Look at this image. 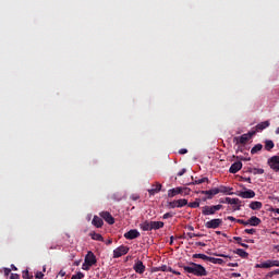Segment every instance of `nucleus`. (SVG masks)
<instances>
[{"label": "nucleus", "mask_w": 279, "mask_h": 279, "mask_svg": "<svg viewBox=\"0 0 279 279\" xmlns=\"http://www.w3.org/2000/svg\"><path fill=\"white\" fill-rule=\"evenodd\" d=\"M223 220L221 218H215L205 223V228L207 230H217L220 226H222Z\"/></svg>", "instance_id": "obj_3"}, {"label": "nucleus", "mask_w": 279, "mask_h": 279, "mask_svg": "<svg viewBox=\"0 0 279 279\" xmlns=\"http://www.w3.org/2000/svg\"><path fill=\"white\" fill-rule=\"evenodd\" d=\"M196 245H198L199 247H206V243L204 242H196Z\"/></svg>", "instance_id": "obj_54"}, {"label": "nucleus", "mask_w": 279, "mask_h": 279, "mask_svg": "<svg viewBox=\"0 0 279 279\" xmlns=\"http://www.w3.org/2000/svg\"><path fill=\"white\" fill-rule=\"evenodd\" d=\"M10 279H21L19 274H11Z\"/></svg>", "instance_id": "obj_45"}, {"label": "nucleus", "mask_w": 279, "mask_h": 279, "mask_svg": "<svg viewBox=\"0 0 279 279\" xmlns=\"http://www.w3.org/2000/svg\"><path fill=\"white\" fill-rule=\"evenodd\" d=\"M12 274V270L10 268H4V276H10Z\"/></svg>", "instance_id": "obj_46"}, {"label": "nucleus", "mask_w": 279, "mask_h": 279, "mask_svg": "<svg viewBox=\"0 0 279 279\" xmlns=\"http://www.w3.org/2000/svg\"><path fill=\"white\" fill-rule=\"evenodd\" d=\"M219 203H220V204H227L226 198H220V199H219Z\"/></svg>", "instance_id": "obj_63"}, {"label": "nucleus", "mask_w": 279, "mask_h": 279, "mask_svg": "<svg viewBox=\"0 0 279 279\" xmlns=\"http://www.w3.org/2000/svg\"><path fill=\"white\" fill-rule=\"evenodd\" d=\"M179 154H181V155L189 154V149L182 148L179 150Z\"/></svg>", "instance_id": "obj_47"}, {"label": "nucleus", "mask_w": 279, "mask_h": 279, "mask_svg": "<svg viewBox=\"0 0 279 279\" xmlns=\"http://www.w3.org/2000/svg\"><path fill=\"white\" fill-rule=\"evenodd\" d=\"M255 267L256 269H269L270 267H274V266H272L271 259H268L264 263L256 264Z\"/></svg>", "instance_id": "obj_18"}, {"label": "nucleus", "mask_w": 279, "mask_h": 279, "mask_svg": "<svg viewBox=\"0 0 279 279\" xmlns=\"http://www.w3.org/2000/svg\"><path fill=\"white\" fill-rule=\"evenodd\" d=\"M209 263H213V265H223L225 262L221 258L209 257Z\"/></svg>", "instance_id": "obj_32"}, {"label": "nucleus", "mask_w": 279, "mask_h": 279, "mask_svg": "<svg viewBox=\"0 0 279 279\" xmlns=\"http://www.w3.org/2000/svg\"><path fill=\"white\" fill-rule=\"evenodd\" d=\"M233 240L236 241V243H238L239 245H241V243H243V242H242V241H243V238H241V236H234Z\"/></svg>", "instance_id": "obj_42"}, {"label": "nucleus", "mask_w": 279, "mask_h": 279, "mask_svg": "<svg viewBox=\"0 0 279 279\" xmlns=\"http://www.w3.org/2000/svg\"><path fill=\"white\" fill-rule=\"evenodd\" d=\"M228 221H238L239 219L234 218L233 216L227 217Z\"/></svg>", "instance_id": "obj_50"}, {"label": "nucleus", "mask_w": 279, "mask_h": 279, "mask_svg": "<svg viewBox=\"0 0 279 279\" xmlns=\"http://www.w3.org/2000/svg\"><path fill=\"white\" fill-rule=\"evenodd\" d=\"M236 195L238 197H242V199H254V197H256V192H254V190H246L236 193Z\"/></svg>", "instance_id": "obj_6"}, {"label": "nucleus", "mask_w": 279, "mask_h": 279, "mask_svg": "<svg viewBox=\"0 0 279 279\" xmlns=\"http://www.w3.org/2000/svg\"><path fill=\"white\" fill-rule=\"evenodd\" d=\"M85 265H88V267H93V265H97V257L95 256V253L89 251L85 257Z\"/></svg>", "instance_id": "obj_8"}, {"label": "nucleus", "mask_w": 279, "mask_h": 279, "mask_svg": "<svg viewBox=\"0 0 279 279\" xmlns=\"http://www.w3.org/2000/svg\"><path fill=\"white\" fill-rule=\"evenodd\" d=\"M199 202H201V199H199V198H196L194 202L187 203V206H189L190 208H199Z\"/></svg>", "instance_id": "obj_35"}, {"label": "nucleus", "mask_w": 279, "mask_h": 279, "mask_svg": "<svg viewBox=\"0 0 279 279\" xmlns=\"http://www.w3.org/2000/svg\"><path fill=\"white\" fill-rule=\"evenodd\" d=\"M240 181L241 182H252V179L250 177L245 178V177H240Z\"/></svg>", "instance_id": "obj_41"}, {"label": "nucleus", "mask_w": 279, "mask_h": 279, "mask_svg": "<svg viewBox=\"0 0 279 279\" xmlns=\"http://www.w3.org/2000/svg\"><path fill=\"white\" fill-rule=\"evenodd\" d=\"M236 223H241V226H250V222H248V220H243V219H238L236 220Z\"/></svg>", "instance_id": "obj_37"}, {"label": "nucleus", "mask_w": 279, "mask_h": 279, "mask_svg": "<svg viewBox=\"0 0 279 279\" xmlns=\"http://www.w3.org/2000/svg\"><path fill=\"white\" fill-rule=\"evenodd\" d=\"M187 236H189L190 239H193L194 236H197V234H195V233H187Z\"/></svg>", "instance_id": "obj_58"}, {"label": "nucleus", "mask_w": 279, "mask_h": 279, "mask_svg": "<svg viewBox=\"0 0 279 279\" xmlns=\"http://www.w3.org/2000/svg\"><path fill=\"white\" fill-rule=\"evenodd\" d=\"M268 165L272 171H276L278 173L279 170V156H272L268 159Z\"/></svg>", "instance_id": "obj_9"}, {"label": "nucleus", "mask_w": 279, "mask_h": 279, "mask_svg": "<svg viewBox=\"0 0 279 279\" xmlns=\"http://www.w3.org/2000/svg\"><path fill=\"white\" fill-rule=\"evenodd\" d=\"M59 276H61V278H64V276H66V272L64 270H60Z\"/></svg>", "instance_id": "obj_55"}, {"label": "nucleus", "mask_w": 279, "mask_h": 279, "mask_svg": "<svg viewBox=\"0 0 279 279\" xmlns=\"http://www.w3.org/2000/svg\"><path fill=\"white\" fill-rule=\"evenodd\" d=\"M170 274H174L175 276H180V271L173 270V269H172V271H170Z\"/></svg>", "instance_id": "obj_59"}, {"label": "nucleus", "mask_w": 279, "mask_h": 279, "mask_svg": "<svg viewBox=\"0 0 279 279\" xmlns=\"http://www.w3.org/2000/svg\"><path fill=\"white\" fill-rule=\"evenodd\" d=\"M202 195H206L203 197V202H207V199H213L214 195H219V191H217V187H214L211 190L201 191Z\"/></svg>", "instance_id": "obj_5"}, {"label": "nucleus", "mask_w": 279, "mask_h": 279, "mask_svg": "<svg viewBox=\"0 0 279 279\" xmlns=\"http://www.w3.org/2000/svg\"><path fill=\"white\" fill-rule=\"evenodd\" d=\"M35 278H36V279H44V278H45V274H43L41 271H37V272L35 274Z\"/></svg>", "instance_id": "obj_39"}, {"label": "nucleus", "mask_w": 279, "mask_h": 279, "mask_svg": "<svg viewBox=\"0 0 279 279\" xmlns=\"http://www.w3.org/2000/svg\"><path fill=\"white\" fill-rule=\"evenodd\" d=\"M232 277H233V278H241V274H239V272H233V274H232Z\"/></svg>", "instance_id": "obj_56"}, {"label": "nucleus", "mask_w": 279, "mask_h": 279, "mask_svg": "<svg viewBox=\"0 0 279 279\" xmlns=\"http://www.w3.org/2000/svg\"><path fill=\"white\" fill-rule=\"evenodd\" d=\"M133 269L135 274L143 275L145 274L146 267L143 265V262L141 259L135 260V264L133 265Z\"/></svg>", "instance_id": "obj_12"}, {"label": "nucleus", "mask_w": 279, "mask_h": 279, "mask_svg": "<svg viewBox=\"0 0 279 279\" xmlns=\"http://www.w3.org/2000/svg\"><path fill=\"white\" fill-rule=\"evenodd\" d=\"M215 256H220V258H232L230 255L215 254Z\"/></svg>", "instance_id": "obj_44"}, {"label": "nucleus", "mask_w": 279, "mask_h": 279, "mask_svg": "<svg viewBox=\"0 0 279 279\" xmlns=\"http://www.w3.org/2000/svg\"><path fill=\"white\" fill-rule=\"evenodd\" d=\"M140 228H141V230H143L144 232H149V231H151L153 229H151V221H144V222H142L141 225H140Z\"/></svg>", "instance_id": "obj_21"}, {"label": "nucleus", "mask_w": 279, "mask_h": 279, "mask_svg": "<svg viewBox=\"0 0 279 279\" xmlns=\"http://www.w3.org/2000/svg\"><path fill=\"white\" fill-rule=\"evenodd\" d=\"M269 125H270L269 120L258 123L256 125V132H263V130H267V128H269Z\"/></svg>", "instance_id": "obj_22"}, {"label": "nucleus", "mask_w": 279, "mask_h": 279, "mask_svg": "<svg viewBox=\"0 0 279 279\" xmlns=\"http://www.w3.org/2000/svg\"><path fill=\"white\" fill-rule=\"evenodd\" d=\"M241 247H245V250H247V247H250V245L245 244V243H240Z\"/></svg>", "instance_id": "obj_60"}, {"label": "nucleus", "mask_w": 279, "mask_h": 279, "mask_svg": "<svg viewBox=\"0 0 279 279\" xmlns=\"http://www.w3.org/2000/svg\"><path fill=\"white\" fill-rule=\"evenodd\" d=\"M171 217H173V215L171 213H166L163 216H162V219H171Z\"/></svg>", "instance_id": "obj_43"}, {"label": "nucleus", "mask_w": 279, "mask_h": 279, "mask_svg": "<svg viewBox=\"0 0 279 279\" xmlns=\"http://www.w3.org/2000/svg\"><path fill=\"white\" fill-rule=\"evenodd\" d=\"M153 230H160V228H165V222L162 221H150Z\"/></svg>", "instance_id": "obj_26"}, {"label": "nucleus", "mask_w": 279, "mask_h": 279, "mask_svg": "<svg viewBox=\"0 0 279 279\" xmlns=\"http://www.w3.org/2000/svg\"><path fill=\"white\" fill-rule=\"evenodd\" d=\"M267 276H268V278H272L274 276H276V272L271 271Z\"/></svg>", "instance_id": "obj_61"}, {"label": "nucleus", "mask_w": 279, "mask_h": 279, "mask_svg": "<svg viewBox=\"0 0 279 279\" xmlns=\"http://www.w3.org/2000/svg\"><path fill=\"white\" fill-rule=\"evenodd\" d=\"M241 169H243V163L241 161H235L234 163L231 165L229 173H239Z\"/></svg>", "instance_id": "obj_17"}, {"label": "nucleus", "mask_w": 279, "mask_h": 279, "mask_svg": "<svg viewBox=\"0 0 279 279\" xmlns=\"http://www.w3.org/2000/svg\"><path fill=\"white\" fill-rule=\"evenodd\" d=\"M216 191H218V193H222L223 195H234V192H232V187H228L226 185H220L216 187Z\"/></svg>", "instance_id": "obj_16"}, {"label": "nucleus", "mask_w": 279, "mask_h": 279, "mask_svg": "<svg viewBox=\"0 0 279 279\" xmlns=\"http://www.w3.org/2000/svg\"><path fill=\"white\" fill-rule=\"evenodd\" d=\"M92 223L95 228H101L104 226V219L99 218V216H94Z\"/></svg>", "instance_id": "obj_20"}, {"label": "nucleus", "mask_w": 279, "mask_h": 279, "mask_svg": "<svg viewBox=\"0 0 279 279\" xmlns=\"http://www.w3.org/2000/svg\"><path fill=\"white\" fill-rule=\"evenodd\" d=\"M256 134V132H248L247 134H243L241 136H236L233 138V143H235L236 145H246L247 142L252 138V136H254Z\"/></svg>", "instance_id": "obj_2"}, {"label": "nucleus", "mask_w": 279, "mask_h": 279, "mask_svg": "<svg viewBox=\"0 0 279 279\" xmlns=\"http://www.w3.org/2000/svg\"><path fill=\"white\" fill-rule=\"evenodd\" d=\"M113 199H116V202H121V197H118L117 194H113Z\"/></svg>", "instance_id": "obj_57"}, {"label": "nucleus", "mask_w": 279, "mask_h": 279, "mask_svg": "<svg viewBox=\"0 0 279 279\" xmlns=\"http://www.w3.org/2000/svg\"><path fill=\"white\" fill-rule=\"evenodd\" d=\"M106 245H112V239H109V240L106 242Z\"/></svg>", "instance_id": "obj_62"}, {"label": "nucleus", "mask_w": 279, "mask_h": 279, "mask_svg": "<svg viewBox=\"0 0 279 279\" xmlns=\"http://www.w3.org/2000/svg\"><path fill=\"white\" fill-rule=\"evenodd\" d=\"M244 232L246 234H256V229H245Z\"/></svg>", "instance_id": "obj_40"}, {"label": "nucleus", "mask_w": 279, "mask_h": 279, "mask_svg": "<svg viewBox=\"0 0 279 279\" xmlns=\"http://www.w3.org/2000/svg\"><path fill=\"white\" fill-rule=\"evenodd\" d=\"M22 278H24V279H34V275H32L31 272H29V270H23L22 271Z\"/></svg>", "instance_id": "obj_33"}, {"label": "nucleus", "mask_w": 279, "mask_h": 279, "mask_svg": "<svg viewBox=\"0 0 279 279\" xmlns=\"http://www.w3.org/2000/svg\"><path fill=\"white\" fill-rule=\"evenodd\" d=\"M221 208H223V205H214V209H216V213L217 210H221Z\"/></svg>", "instance_id": "obj_48"}, {"label": "nucleus", "mask_w": 279, "mask_h": 279, "mask_svg": "<svg viewBox=\"0 0 279 279\" xmlns=\"http://www.w3.org/2000/svg\"><path fill=\"white\" fill-rule=\"evenodd\" d=\"M187 205H189V201L185 198H181V199L169 203L170 208H184V206H187Z\"/></svg>", "instance_id": "obj_7"}, {"label": "nucleus", "mask_w": 279, "mask_h": 279, "mask_svg": "<svg viewBox=\"0 0 279 279\" xmlns=\"http://www.w3.org/2000/svg\"><path fill=\"white\" fill-rule=\"evenodd\" d=\"M130 252V247L125 245H120L119 247L113 250V258H121V256H125Z\"/></svg>", "instance_id": "obj_4"}, {"label": "nucleus", "mask_w": 279, "mask_h": 279, "mask_svg": "<svg viewBox=\"0 0 279 279\" xmlns=\"http://www.w3.org/2000/svg\"><path fill=\"white\" fill-rule=\"evenodd\" d=\"M260 218L256 217V216H253L248 219V226H260Z\"/></svg>", "instance_id": "obj_25"}, {"label": "nucleus", "mask_w": 279, "mask_h": 279, "mask_svg": "<svg viewBox=\"0 0 279 279\" xmlns=\"http://www.w3.org/2000/svg\"><path fill=\"white\" fill-rule=\"evenodd\" d=\"M274 147H276V144H274V141H271V140H266L265 141L266 151H271V149H274Z\"/></svg>", "instance_id": "obj_27"}, {"label": "nucleus", "mask_w": 279, "mask_h": 279, "mask_svg": "<svg viewBox=\"0 0 279 279\" xmlns=\"http://www.w3.org/2000/svg\"><path fill=\"white\" fill-rule=\"evenodd\" d=\"M228 267H239V263H229Z\"/></svg>", "instance_id": "obj_52"}, {"label": "nucleus", "mask_w": 279, "mask_h": 279, "mask_svg": "<svg viewBox=\"0 0 279 279\" xmlns=\"http://www.w3.org/2000/svg\"><path fill=\"white\" fill-rule=\"evenodd\" d=\"M263 150V144H256L252 149L251 154L254 156L255 154H258V151Z\"/></svg>", "instance_id": "obj_30"}, {"label": "nucleus", "mask_w": 279, "mask_h": 279, "mask_svg": "<svg viewBox=\"0 0 279 279\" xmlns=\"http://www.w3.org/2000/svg\"><path fill=\"white\" fill-rule=\"evenodd\" d=\"M189 191L186 187H174L168 191V197H175V195H182V193Z\"/></svg>", "instance_id": "obj_13"}, {"label": "nucleus", "mask_w": 279, "mask_h": 279, "mask_svg": "<svg viewBox=\"0 0 279 279\" xmlns=\"http://www.w3.org/2000/svg\"><path fill=\"white\" fill-rule=\"evenodd\" d=\"M248 208H251V210H260V208H263V203L258 201H253L248 205Z\"/></svg>", "instance_id": "obj_19"}, {"label": "nucleus", "mask_w": 279, "mask_h": 279, "mask_svg": "<svg viewBox=\"0 0 279 279\" xmlns=\"http://www.w3.org/2000/svg\"><path fill=\"white\" fill-rule=\"evenodd\" d=\"M183 269L184 271H186V274H193V276H197V277L208 276V270H206L204 266L193 262L190 263V266H183Z\"/></svg>", "instance_id": "obj_1"}, {"label": "nucleus", "mask_w": 279, "mask_h": 279, "mask_svg": "<svg viewBox=\"0 0 279 279\" xmlns=\"http://www.w3.org/2000/svg\"><path fill=\"white\" fill-rule=\"evenodd\" d=\"M192 258H201L202 260L210 262V257L202 253L192 255Z\"/></svg>", "instance_id": "obj_31"}, {"label": "nucleus", "mask_w": 279, "mask_h": 279, "mask_svg": "<svg viewBox=\"0 0 279 279\" xmlns=\"http://www.w3.org/2000/svg\"><path fill=\"white\" fill-rule=\"evenodd\" d=\"M100 217H102L105 219V221L107 223H109V226H113L114 223V217H112V214H110L109 211H102L100 214Z\"/></svg>", "instance_id": "obj_14"}, {"label": "nucleus", "mask_w": 279, "mask_h": 279, "mask_svg": "<svg viewBox=\"0 0 279 279\" xmlns=\"http://www.w3.org/2000/svg\"><path fill=\"white\" fill-rule=\"evenodd\" d=\"M161 189H162V184L157 183L156 185H153V187L148 190V193L149 195H156V193H160Z\"/></svg>", "instance_id": "obj_23"}, {"label": "nucleus", "mask_w": 279, "mask_h": 279, "mask_svg": "<svg viewBox=\"0 0 279 279\" xmlns=\"http://www.w3.org/2000/svg\"><path fill=\"white\" fill-rule=\"evenodd\" d=\"M234 254H238V256H240L241 258H247V256H250V254L243 248L235 250Z\"/></svg>", "instance_id": "obj_28"}, {"label": "nucleus", "mask_w": 279, "mask_h": 279, "mask_svg": "<svg viewBox=\"0 0 279 279\" xmlns=\"http://www.w3.org/2000/svg\"><path fill=\"white\" fill-rule=\"evenodd\" d=\"M89 236H90V239H93V241H100L101 243H104V235H101L100 233L92 231L89 233Z\"/></svg>", "instance_id": "obj_24"}, {"label": "nucleus", "mask_w": 279, "mask_h": 279, "mask_svg": "<svg viewBox=\"0 0 279 279\" xmlns=\"http://www.w3.org/2000/svg\"><path fill=\"white\" fill-rule=\"evenodd\" d=\"M84 278V272H77L76 275H73L71 279H82Z\"/></svg>", "instance_id": "obj_36"}, {"label": "nucleus", "mask_w": 279, "mask_h": 279, "mask_svg": "<svg viewBox=\"0 0 279 279\" xmlns=\"http://www.w3.org/2000/svg\"><path fill=\"white\" fill-rule=\"evenodd\" d=\"M156 271H170L171 272V271H173V268H171L167 265H162V266L156 268Z\"/></svg>", "instance_id": "obj_34"}, {"label": "nucleus", "mask_w": 279, "mask_h": 279, "mask_svg": "<svg viewBox=\"0 0 279 279\" xmlns=\"http://www.w3.org/2000/svg\"><path fill=\"white\" fill-rule=\"evenodd\" d=\"M82 269H84V271H88L90 269V266H88L87 264H83Z\"/></svg>", "instance_id": "obj_49"}, {"label": "nucleus", "mask_w": 279, "mask_h": 279, "mask_svg": "<svg viewBox=\"0 0 279 279\" xmlns=\"http://www.w3.org/2000/svg\"><path fill=\"white\" fill-rule=\"evenodd\" d=\"M274 250H277V252H279V245H274Z\"/></svg>", "instance_id": "obj_64"}, {"label": "nucleus", "mask_w": 279, "mask_h": 279, "mask_svg": "<svg viewBox=\"0 0 279 279\" xmlns=\"http://www.w3.org/2000/svg\"><path fill=\"white\" fill-rule=\"evenodd\" d=\"M215 213H217L215 209V205L202 207V215H204L205 217H208L209 215H215Z\"/></svg>", "instance_id": "obj_15"}, {"label": "nucleus", "mask_w": 279, "mask_h": 279, "mask_svg": "<svg viewBox=\"0 0 279 279\" xmlns=\"http://www.w3.org/2000/svg\"><path fill=\"white\" fill-rule=\"evenodd\" d=\"M204 182H208V178L197 179V177H192V184H204Z\"/></svg>", "instance_id": "obj_29"}, {"label": "nucleus", "mask_w": 279, "mask_h": 279, "mask_svg": "<svg viewBox=\"0 0 279 279\" xmlns=\"http://www.w3.org/2000/svg\"><path fill=\"white\" fill-rule=\"evenodd\" d=\"M138 236H141V232H138V230L136 229H131L130 231L124 233V239H126L128 241H133V239H138Z\"/></svg>", "instance_id": "obj_11"}, {"label": "nucleus", "mask_w": 279, "mask_h": 279, "mask_svg": "<svg viewBox=\"0 0 279 279\" xmlns=\"http://www.w3.org/2000/svg\"><path fill=\"white\" fill-rule=\"evenodd\" d=\"M186 173V168H183L180 172H178V175H184Z\"/></svg>", "instance_id": "obj_53"}, {"label": "nucleus", "mask_w": 279, "mask_h": 279, "mask_svg": "<svg viewBox=\"0 0 279 279\" xmlns=\"http://www.w3.org/2000/svg\"><path fill=\"white\" fill-rule=\"evenodd\" d=\"M272 267H279V260H271Z\"/></svg>", "instance_id": "obj_51"}, {"label": "nucleus", "mask_w": 279, "mask_h": 279, "mask_svg": "<svg viewBox=\"0 0 279 279\" xmlns=\"http://www.w3.org/2000/svg\"><path fill=\"white\" fill-rule=\"evenodd\" d=\"M130 199H132L133 202H137V199H141V195H138V194H132V195L130 196Z\"/></svg>", "instance_id": "obj_38"}, {"label": "nucleus", "mask_w": 279, "mask_h": 279, "mask_svg": "<svg viewBox=\"0 0 279 279\" xmlns=\"http://www.w3.org/2000/svg\"><path fill=\"white\" fill-rule=\"evenodd\" d=\"M227 204H230L233 206V210H241V199L239 198H231V197H226Z\"/></svg>", "instance_id": "obj_10"}]
</instances>
